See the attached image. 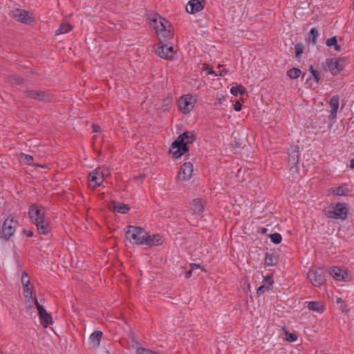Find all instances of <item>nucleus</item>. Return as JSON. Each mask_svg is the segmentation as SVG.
Returning <instances> with one entry per match:
<instances>
[{
    "instance_id": "1",
    "label": "nucleus",
    "mask_w": 354,
    "mask_h": 354,
    "mask_svg": "<svg viewBox=\"0 0 354 354\" xmlns=\"http://www.w3.org/2000/svg\"><path fill=\"white\" fill-rule=\"evenodd\" d=\"M195 140L196 136L192 132H184L171 144L169 151L174 158H178L188 150L187 145Z\"/></svg>"
},
{
    "instance_id": "2",
    "label": "nucleus",
    "mask_w": 354,
    "mask_h": 354,
    "mask_svg": "<svg viewBox=\"0 0 354 354\" xmlns=\"http://www.w3.org/2000/svg\"><path fill=\"white\" fill-rule=\"evenodd\" d=\"M146 232L142 227L129 225L125 232V237L131 243L145 245Z\"/></svg>"
},
{
    "instance_id": "3",
    "label": "nucleus",
    "mask_w": 354,
    "mask_h": 354,
    "mask_svg": "<svg viewBox=\"0 0 354 354\" xmlns=\"http://www.w3.org/2000/svg\"><path fill=\"white\" fill-rule=\"evenodd\" d=\"M24 95L27 98L43 103H49L53 100V96L51 93L41 90L28 89L24 91Z\"/></svg>"
},
{
    "instance_id": "4",
    "label": "nucleus",
    "mask_w": 354,
    "mask_h": 354,
    "mask_svg": "<svg viewBox=\"0 0 354 354\" xmlns=\"http://www.w3.org/2000/svg\"><path fill=\"white\" fill-rule=\"evenodd\" d=\"M347 213L348 209L345 204L338 203L333 210L327 211L326 215L328 218L344 220L347 216Z\"/></svg>"
},
{
    "instance_id": "5",
    "label": "nucleus",
    "mask_w": 354,
    "mask_h": 354,
    "mask_svg": "<svg viewBox=\"0 0 354 354\" xmlns=\"http://www.w3.org/2000/svg\"><path fill=\"white\" fill-rule=\"evenodd\" d=\"M307 277L311 283L317 287L321 286L325 282L324 271L322 269L309 270Z\"/></svg>"
},
{
    "instance_id": "6",
    "label": "nucleus",
    "mask_w": 354,
    "mask_h": 354,
    "mask_svg": "<svg viewBox=\"0 0 354 354\" xmlns=\"http://www.w3.org/2000/svg\"><path fill=\"white\" fill-rule=\"evenodd\" d=\"M10 15L12 18L21 23L30 24L34 21V19L28 16V12L25 10L19 8L14 9L11 10Z\"/></svg>"
},
{
    "instance_id": "7",
    "label": "nucleus",
    "mask_w": 354,
    "mask_h": 354,
    "mask_svg": "<svg viewBox=\"0 0 354 354\" xmlns=\"http://www.w3.org/2000/svg\"><path fill=\"white\" fill-rule=\"evenodd\" d=\"M35 306L38 310L41 324L44 328H46L48 326L52 324L53 319L51 315L48 313L44 306L40 305L37 301H35Z\"/></svg>"
},
{
    "instance_id": "8",
    "label": "nucleus",
    "mask_w": 354,
    "mask_h": 354,
    "mask_svg": "<svg viewBox=\"0 0 354 354\" xmlns=\"http://www.w3.org/2000/svg\"><path fill=\"white\" fill-rule=\"evenodd\" d=\"M156 53L161 58L167 59H174V48L167 44H161L156 49Z\"/></svg>"
},
{
    "instance_id": "9",
    "label": "nucleus",
    "mask_w": 354,
    "mask_h": 354,
    "mask_svg": "<svg viewBox=\"0 0 354 354\" xmlns=\"http://www.w3.org/2000/svg\"><path fill=\"white\" fill-rule=\"evenodd\" d=\"M15 227L16 223L13 221L12 217H8L4 221L2 234L6 240L8 239L14 234Z\"/></svg>"
},
{
    "instance_id": "10",
    "label": "nucleus",
    "mask_w": 354,
    "mask_h": 354,
    "mask_svg": "<svg viewBox=\"0 0 354 354\" xmlns=\"http://www.w3.org/2000/svg\"><path fill=\"white\" fill-rule=\"evenodd\" d=\"M28 214L35 225L39 223L40 221L45 220L44 211L38 209L35 205L30 207Z\"/></svg>"
},
{
    "instance_id": "11",
    "label": "nucleus",
    "mask_w": 354,
    "mask_h": 354,
    "mask_svg": "<svg viewBox=\"0 0 354 354\" xmlns=\"http://www.w3.org/2000/svg\"><path fill=\"white\" fill-rule=\"evenodd\" d=\"M205 0H191L186 6V11L190 14H195L204 8Z\"/></svg>"
},
{
    "instance_id": "12",
    "label": "nucleus",
    "mask_w": 354,
    "mask_h": 354,
    "mask_svg": "<svg viewBox=\"0 0 354 354\" xmlns=\"http://www.w3.org/2000/svg\"><path fill=\"white\" fill-rule=\"evenodd\" d=\"M342 61L343 58L327 59L326 64L332 74L336 75L343 70V66L340 64Z\"/></svg>"
},
{
    "instance_id": "13",
    "label": "nucleus",
    "mask_w": 354,
    "mask_h": 354,
    "mask_svg": "<svg viewBox=\"0 0 354 354\" xmlns=\"http://www.w3.org/2000/svg\"><path fill=\"white\" fill-rule=\"evenodd\" d=\"M192 164L189 162H185L180 168V170L178 174V178L183 180H187L192 177Z\"/></svg>"
},
{
    "instance_id": "14",
    "label": "nucleus",
    "mask_w": 354,
    "mask_h": 354,
    "mask_svg": "<svg viewBox=\"0 0 354 354\" xmlns=\"http://www.w3.org/2000/svg\"><path fill=\"white\" fill-rule=\"evenodd\" d=\"M154 26V28L156 30V34L162 30L166 28H170L171 25L170 23L166 20L165 18H162L158 15H156V17L152 20Z\"/></svg>"
},
{
    "instance_id": "15",
    "label": "nucleus",
    "mask_w": 354,
    "mask_h": 354,
    "mask_svg": "<svg viewBox=\"0 0 354 354\" xmlns=\"http://www.w3.org/2000/svg\"><path fill=\"white\" fill-rule=\"evenodd\" d=\"M154 26V28L156 30V34L162 30L166 28H170L171 25L170 23L166 20L165 18H162L158 15H156V17L152 20Z\"/></svg>"
},
{
    "instance_id": "16",
    "label": "nucleus",
    "mask_w": 354,
    "mask_h": 354,
    "mask_svg": "<svg viewBox=\"0 0 354 354\" xmlns=\"http://www.w3.org/2000/svg\"><path fill=\"white\" fill-rule=\"evenodd\" d=\"M88 181L89 186L93 189L100 185L103 182V179L102 178V176L100 174V169L93 170L92 173L89 174Z\"/></svg>"
},
{
    "instance_id": "17",
    "label": "nucleus",
    "mask_w": 354,
    "mask_h": 354,
    "mask_svg": "<svg viewBox=\"0 0 354 354\" xmlns=\"http://www.w3.org/2000/svg\"><path fill=\"white\" fill-rule=\"evenodd\" d=\"M109 208L115 212L126 214L130 209V207L122 203L112 201Z\"/></svg>"
},
{
    "instance_id": "18",
    "label": "nucleus",
    "mask_w": 354,
    "mask_h": 354,
    "mask_svg": "<svg viewBox=\"0 0 354 354\" xmlns=\"http://www.w3.org/2000/svg\"><path fill=\"white\" fill-rule=\"evenodd\" d=\"M329 106L330 108V115H328V119L330 120H333L336 116L337 110L339 108V97L338 96L334 95L333 96L329 101Z\"/></svg>"
},
{
    "instance_id": "19",
    "label": "nucleus",
    "mask_w": 354,
    "mask_h": 354,
    "mask_svg": "<svg viewBox=\"0 0 354 354\" xmlns=\"http://www.w3.org/2000/svg\"><path fill=\"white\" fill-rule=\"evenodd\" d=\"M178 107L183 113H188L193 109V105L188 100L187 97H181L178 101Z\"/></svg>"
},
{
    "instance_id": "20",
    "label": "nucleus",
    "mask_w": 354,
    "mask_h": 354,
    "mask_svg": "<svg viewBox=\"0 0 354 354\" xmlns=\"http://www.w3.org/2000/svg\"><path fill=\"white\" fill-rule=\"evenodd\" d=\"M162 236L159 234L148 235L146 232L145 244L148 245H159L162 243Z\"/></svg>"
},
{
    "instance_id": "21",
    "label": "nucleus",
    "mask_w": 354,
    "mask_h": 354,
    "mask_svg": "<svg viewBox=\"0 0 354 354\" xmlns=\"http://www.w3.org/2000/svg\"><path fill=\"white\" fill-rule=\"evenodd\" d=\"M190 209L192 214H201L204 211V206L201 199L193 200Z\"/></svg>"
},
{
    "instance_id": "22",
    "label": "nucleus",
    "mask_w": 354,
    "mask_h": 354,
    "mask_svg": "<svg viewBox=\"0 0 354 354\" xmlns=\"http://www.w3.org/2000/svg\"><path fill=\"white\" fill-rule=\"evenodd\" d=\"M102 337V333L100 330H95L91 335L89 341L93 348H96L99 347Z\"/></svg>"
},
{
    "instance_id": "23",
    "label": "nucleus",
    "mask_w": 354,
    "mask_h": 354,
    "mask_svg": "<svg viewBox=\"0 0 354 354\" xmlns=\"http://www.w3.org/2000/svg\"><path fill=\"white\" fill-rule=\"evenodd\" d=\"M37 230L40 234H46L50 231V226L48 222L45 219L40 221L39 223L35 224Z\"/></svg>"
},
{
    "instance_id": "24",
    "label": "nucleus",
    "mask_w": 354,
    "mask_h": 354,
    "mask_svg": "<svg viewBox=\"0 0 354 354\" xmlns=\"http://www.w3.org/2000/svg\"><path fill=\"white\" fill-rule=\"evenodd\" d=\"M157 35L160 40H161L162 39H171L174 36V32H173L172 28L171 27L170 28H166L163 29L162 30H161L160 32H159L158 33H157Z\"/></svg>"
},
{
    "instance_id": "25",
    "label": "nucleus",
    "mask_w": 354,
    "mask_h": 354,
    "mask_svg": "<svg viewBox=\"0 0 354 354\" xmlns=\"http://www.w3.org/2000/svg\"><path fill=\"white\" fill-rule=\"evenodd\" d=\"M265 263L268 266H275L278 263V256L274 254H266Z\"/></svg>"
},
{
    "instance_id": "26",
    "label": "nucleus",
    "mask_w": 354,
    "mask_h": 354,
    "mask_svg": "<svg viewBox=\"0 0 354 354\" xmlns=\"http://www.w3.org/2000/svg\"><path fill=\"white\" fill-rule=\"evenodd\" d=\"M329 191L335 196H346L348 192V189L344 186L332 188Z\"/></svg>"
},
{
    "instance_id": "27",
    "label": "nucleus",
    "mask_w": 354,
    "mask_h": 354,
    "mask_svg": "<svg viewBox=\"0 0 354 354\" xmlns=\"http://www.w3.org/2000/svg\"><path fill=\"white\" fill-rule=\"evenodd\" d=\"M329 273L337 280H344V277L342 274V270L338 267L332 268Z\"/></svg>"
},
{
    "instance_id": "28",
    "label": "nucleus",
    "mask_w": 354,
    "mask_h": 354,
    "mask_svg": "<svg viewBox=\"0 0 354 354\" xmlns=\"http://www.w3.org/2000/svg\"><path fill=\"white\" fill-rule=\"evenodd\" d=\"M72 30V26L68 23L60 24L59 27L56 31V35H61L67 33Z\"/></svg>"
},
{
    "instance_id": "29",
    "label": "nucleus",
    "mask_w": 354,
    "mask_h": 354,
    "mask_svg": "<svg viewBox=\"0 0 354 354\" xmlns=\"http://www.w3.org/2000/svg\"><path fill=\"white\" fill-rule=\"evenodd\" d=\"M8 81L11 84H16V85L21 84L24 82V80L22 77H21L17 75H11L8 76Z\"/></svg>"
},
{
    "instance_id": "30",
    "label": "nucleus",
    "mask_w": 354,
    "mask_h": 354,
    "mask_svg": "<svg viewBox=\"0 0 354 354\" xmlns=\"http://www.w3.org/2000/svg\"><path fill=\"white\" fill-rule=\"evenodd\" d=\"M21 158H23L24 161L29 165H33L35 167H44V165H38V164H32L33 158L30 155L21 153Z\"/></svg>"
},
{
    "instance_id": "31",
    "label": "nucleus",
    "mask_w": 354,
    "mask_h": 354,
    "mask_svg": "<svg viewBox=\"0 0 354 354\" xmlns=\"http://www.w3.org/2000/svg\"><path fill=\"white\" fill-rule=\"evenodd\" d=\"M299 162V156L295 151L292 152L291 155L289 156L288 158V163L290 165L291 168L293 166H295Z\"/></svg>"
},
{
    "instance_id": "32",
    "label": "nucleus",
    "mask_w": 354,
    "mask_h": 354,
    "mask_svg": "<svg viewBox=\"0 0 354 354\" xmlns=\"http://www.w3.org/2000/svg\"><path fill=\"white\" fill-rule=\"evenodd\" d=\"M190 266H191V270L187 271L185 273V277L187 279L191 277V276L192 274V272H194L196 270L201 269L202 271L206 272V270L204 269L203 267H201L200 265L195 264V263H192L190 265Z\"/></svg>"
},
{
    "instance_id": "33",
    "label": "nucleus",
    "mask_w": 354,
    "mask_h": 354,
    "mask_svg": "<svg viewBox=\"0 0 354 354\" xmlns=\"http://www.w3.org/2000/svg\"><path fill=\"white\" fill-rule=\"evenodd\" d=\"M308 308L316 312H322V306L320 305L318 302L316 301H310L308 304Z\"/></svg>"
},
{
    "instance_id": "34",
    "label": "nucleus",
    "mask_w": 354,
    "mask_h": 354,
    "mask_svg": "<svg viewBox=\"0 0 354 354\" xmlns=\"http://www.w3.org/2000/svg\"><path fill=\"white\" fill-rule=\"evenodd\" d=\"M287 75L291 79H296L301 75V71L297 68H292L288 71Z\"/></svg>"
},
{
    "instance_id": "35",
    "label": "nucleus",
    "mask_w": 354,
    "mask_h": 354,
    "mask_svg": "<svg viewBox=\"0 0 354 354\" xmlns=\"http://www.w3.org/2000/svg\"><path fill=\"white\" fill-rule=\"evenodd\" d=\"M318 36V31L315 28H313L310 31V35L308 37V40L313 44L316 43V38Z\"/></svg>"
},
{
    "instance_id": "36",
    "label": "nucleus",
    "mask_w": 354,
    "mask_h": 354,
    "mask_svg": "<svg viewBox=\"0 0 354 354\" xmlns=\"http://www.w3.org/2000/svg\"><path fill=\"white\" fill-rule=\"evenodd\" d=\"M270 237L271 239L272 242L275 244L280 243L282 240V237H281V234L279 233L272 234L270 235Z\"/></svg>"
},
{
    "instance_id": "37",
    "label": "nucleus",
    "mask_w": 354,
    "mask_h": 354,
    "mask_svg": "<svg viewBox=\"0 0 354 354\" xmlns=\"http://www.w3.org/2000/svg\"><path fill=\"white\" fill-rule=\"evenodd\" d=\"M245 91V88L243 86L239 85L238 86H233L230 89L232 94L236 95L238 93H243Z\"/></svg>"
},
{
    "instance_id": "38",
    "label": "nucleus",
    "mask_w": 354,
    "mask_h": 354,
    "mask_svg": "<svg viewBox=\"0 0 354 354\" xmlns=\"http://www.w3.org/2000/svg\"><path fill=\"white\" fill-rule=\"evenodd\" d=\"M295 56L296 57H299L300 55L303 53V44L301 43H298L295 46Z\"/></svg>"
},
{
    "instance_id": "39",
    "label": "nucleus",
    "mask_w": 354,
    "mask_h": 354,
    "mask_svg": "<svg viewBox=\"0 0 354 354\" xmlns=\"http://www.w3.org/2000/svg\"><path fill=\"white\" fill-rule=\"evenodd\" d=\"M21 283L23 286H27L30 284V280L26 272H24L21 275Z\"/></svg>"
},
{
    "instance_id": "40",
    "label": "nucleus",
    "mask_w": 354,
    "mask_h": 354,
    "mask_svg": "<svg viewBox=\"0 0 354 354\" xmlns=\"http://www.w3.org/2000/svg\"><path fill=\"white\" fill-rule=\"evenodd\" d=\"M297 339V336L295 333H290L288 332H286V339L290 342H293L296 341Z\"/></svg>"
},
{
    "instance_id": "41",
    "label": "nucleus",
    "mask_w": 354,
    "mask_h": 354,
    "mask_svg": "<svg viewBox=\"0 0 354 354\" xmlns=\"http://www.w3.org/2000/svg\"><path fill=\"white\" fill-rule=\"evenodd\" d=\"M23 288H24L23 293H24V297H31L32 286H31V287H29V286H23Z\"/></svg>"
},
{
    "instance_id": "42",
    "label": "nucleus",
    "mask_w": 354,
    "mask_h": 354,
    "mask_svg": "<svg viewBox=\"0 0 354 354\" xmlns=\"http://www.w3.org/2000/svg\"><path fill=\"white\" fill-rule=\"evenodd\" d=\"M27 300L26 301V306L27 308H32L33 305H35V301H37V299H32V297H26Z\"/></svg>"
},
{
    "instance_id": "43",
    "label": "nucleus",
    "mask_w": 354,
    "mask_h": 354,
    "mask_svg": "<svg viewBox=\"0 0 354 354\" xmlns=\"http://www.w3.org/2000/svg\"><path fill=\"white\" fill-rule=\"evenodd\" d=\"M337 44V39L335 37H333L330 39H328L326 41V45L328 46H334Z\"/></svg>"
},
{
    "instance_id": "44",
    "label": "nucleus",
    "mask_w": 354,
    "mask_h": 354,
    "mask_svg": "<svg viewBox=\"0 0 354 354\" xmlns=\"http://www.w3.org/2000/svg\"><path fill=\"white\" fill-rule=\"evenodd\" d=\"M109 174L110 173L108 169H103L102 170L100 169V174L102 176V178L103 180L105 177L109 176Z\"/></svg>"
},
{
    "instance_id": "45",
    "label": "nucleus",
    "mask_w": 354,
    "mask_h": 354,
    "mask_svg": "<svg viewBox=\"0 0 354 354\" xmlns=\"http://www.w3.org/2000/svg\"><path fill=\"white\" fill-rule=\"evenodd\" d=\"M268 288H269L268 286L262 285L258 288L257 292L258 295H261V294L263 293L265 291L268 290Z\"/></svg>"
},
{
    "instance_id": "46",
    "label": "nucleus",
    "mask_w": 354,
    "mask_h": 354,
    "mask_svg": "<svg viewBox=\"0 0 354 354\" xmlns=\"http://www.w3.org/2000/svg\"><path fill=\"white\" fill-rule=\"evenodd\" d=\"M312 75L313 76V77H314V79L315 80L316 82H317V83H319V82H320V78H319V77L318 71H313Z\"/></svg>"
},
{
    "instance_id": "47",
    "label": "nucleus",
    "mask_w": 354,
    "mask_h": 354,
    "mask_svg": "<svg viewBox=\"0 0 354 354\" xmlns=\"http://www.w3.org/2000/svg\"><path fill=\"white\" fill-rule=\"evenodd\" d=\"M234 109L236 111H241V104L239 101H236L235 102V104H234Z\"/></svg>"
},
{
    "instance_id": "48",
    "label": "nucleus",
    "mask_w": 354,
    "mask_h": 354,
    "mask_svg": "<svg viewBox=\"0 0 354 354\" xmlns=\"http://www.w3.org/2000/svg\"><path fill=\"white\" fill-rule=\"evenodd\" d=\"M148 351L149 350L148 349H145V348H138L137 350V354H148Z\"/></svg>"
},
{
    "instance_id": "49",
    "label": "nucleus",
    "mask_w": 354,
    "mask_h": 354,
    "mask_svg": "<svg viewBox=\"0 0 354 354\" xmlns=\"http://www.w3.org/2000/svg\"><path fill=\"white\" fill-rule=\"evenodd\" d=\"M92 129H93V132H95V133H97L100 130V127L97 124H93Z\"/></svg>"
},
{
    "instance_id": "50",
    "label": "nucleus",
    "mask_w": 354,
    "mask_h": 354,
    "mask_svg": "<svg viewBox=\"0 0 354 354\" xmlns=\"http://www.w3.org/2000/svg\"><path fill=\"white\" fill-rule=\"evenodd\" d=\"M207 74L209 75V74H212V73H215L216 75H218V73L217 72L215 73L212 68H207Z\"/></svg>"
},
{
    "instance_id": "51",
    "label": "nucleus",
    "mask_w": 354,
    "mask_h": 354,
    "mask_svg": "<svg viewBox=\"0 0 354 354\" xmlns=\"http://www.w3.org/2000/svg\"><path fill=\"white\" fill-rule=\"evenodd\" d=\"M265 281L269 282L270 285H271L273 283V281H271V277H270V276H268L267 277H266Z\"/></svg>"
},
{
    "instance_id": "52",
    "label": "nucleus",
    "mask_w": 354,
    "mask_h": 354,
    "mask_svg": "<svg viewBox=\"0 0 354 354\" xmlns=\"http://www.w3.org/2000/svg\"><path fill=\"white\" fill-rule=\"evenodd\" d=\"M267 231H268V230H267L266 228H265V227H261V228L260 229V232H261V234H266V233H267Z\"/></svg>"
},
{
    "instance_id": "53",
    "label": "nucleus",
    "mask_w": 354,
    "mask_h": 354,
    "mask_svg": "<svg viewBox=\"0 0 354 354\" xmlns=\"http://www.w3.org/2000/svg\"><path fill=\"white\" fill-rule=\"evenodd\" d=\"M334 47H335V50H337V51H340L341 50V46L338 44H335L334 45Z\"/></svg>"
},
{
    "instance_id": "54",
    "label": "nucleus",
    "mask_w": 354,
    "mask_h": 354,
    "mask_svg": "<svg viewBox=\"0 0 354 354\" xmlns=\"http://www.w3.org/2000/svg\"><path fill=\"white\" fill-rule=\"evenodd\" d=\"M227 73V70L223 69L222 71H219V75L222 76Z\"/></svg>"
},
{
    "instance_id": "55",
    "label": "nucleus",
    "mask_w": 354,
    "mask_h": 354,
    "mask_svg": "<svg viewBox=\"0 0 354 354\" xmlns=\"http://www.w3.org/2000/svg\"><path fill=\"white\" fill-rule=\"evenodd\" d=\"M350 167L354 169V158L351 160Z\"/></svg>"
},
{
    "instance_id": "56",
    "label": "nucleus",
    "mask_w": 354,
    "mask_h": 354,
    "mask_svg": "<svg viewBox=\"0 0 354 354\" xmlns=\"http://www.w3.org/2000/svg\"><path fill=\"white\" fill-rule=\"evenodd\" d=\"M33 235V233L31 232V231H28V233H27V236H32Z\"/></svg>"
},
{
    "instance_id": "57",
    "label": "nucleus",
    "mask_w": 354,
    "mask_h": 354,
    "mask_svg": "<svg viewBox=\"0 0 354 354\" xmlns=\"http://www.w3.org/2000/svg\"><path fill=\"white\" fill-rule=\"evenodd\" d=\"M310 71L311 74L313 73V71H316V70L313 68V66L312 65L310 66Z\"/></svg>"
},
{
    "instance_id": "58",
    "label": "nucleus",
    "mask_w": 354,
    "mask_h": 354,
    "mask_svg": "<svg viewBox=\"0 0 354 354\" xmlns=\"http://www.w3.org/2000/svg\"><path fill=\"white\" fill-rule=\"evenodd\" d=\"M342 299H341V298H339V297L337 298V303H340V302H342Z\"/></svg>"
},
{
    "instance_id": "59",
    "label": "nucleus",
    "mask_w": 354,
    "mask_h": 354,
    "mask_svg": "<svg viewBox=\"0 0 354 354\" xmlns=\"http://www.w3.org/2000/svg\"><path fill=\"white\" fill-rule=\"evenodd\" d=\"M148 354H156L155 353H153V351L149 350L148 351Z\"/></svg>"
},
{
    "instance_id": "60",
    "label": "nucleus",
    "mask_w": 354,
    "mask_h": 354,
    "mask_svg": "<svg viewBox=\"0 0 354 354\" xmlns=\"http://www.w3.org/2000/svg\"><path fill=\"white\" fill-rule=\"evenodd\" d=\"M218 103H219V104H221V98H219V99L218 100Z\"/></svg>"
}]
</instances>
